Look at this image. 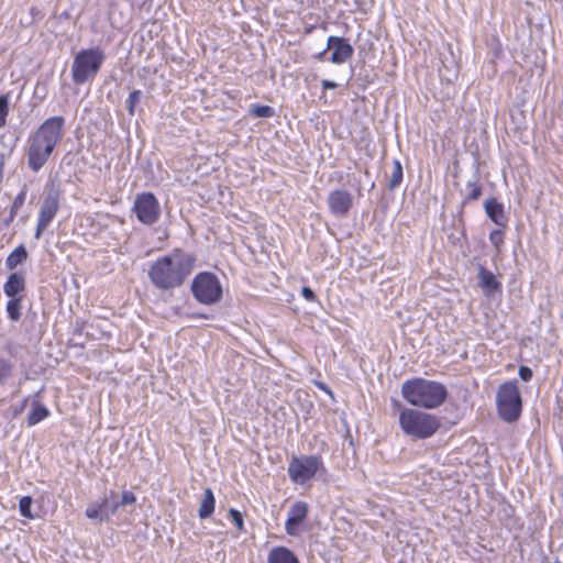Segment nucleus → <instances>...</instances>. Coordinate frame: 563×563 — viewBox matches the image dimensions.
Wrapping results in <instances>:
<instances>
[{"instance_id":"19","label":"nucleus","mask_w":563,"mask_h":563,"mask_svg":"<svg viewBox=\"0 0 563 563\" xmlns=\"http://www.w3.org/2000/svg\"><path fill=\"white\" fill-rule=\"evenodd\" d=\"M102 519L108 520L120 508L119 498L115 492L111 490L109 496L101 501Z\"/></svg>"},{"instance_id":"11","label":"nucleus","mask_w":563,"mask_h":563,"mask_svg":"<svg viewBox=\"0 0 563 563\" xmlns=\"http://www.w3.org/2000/svg\"><path fill=\"white\" fill-rule=\"evenodd\" d=\"M328 49L332 51L329 60L333 64H343L347 62L354 53V48L347 42V40L338 36H329L327 49L319 53L318 57L321 58L324 56Z\"/></svg>"},{"instance_id":"10","label":"nucleus","mask_w":563,"mask_h":563,"mask_svg":"<svg viewBox=\"0 0 563 563\" xmlns=\"http://www.w3.org/2000/svg\"><path fill=\"white\" fill-rule=\"evenodd\" d=\"M322 465L321 459L316 455L294 457L288 466L290 478L296 483L311 479Z\"/></svg>"},{"instance_id":"18","label":"nucleus","mask_w":563,"mask_h":563,"mask_svg":"<svg viewBox=\"0 0 563 563\" xmlns=\"http://www.w3.org/2000/svg\"><path fill=\"white\" fill-rule=\"evenodd\" d=\"M214 505H216V499H214L212 490L210 488H206L203 492V498L200 503V507H199V511H198L199 518L200 519L209 518L214 511Z\"/></svg>"},{"instance_id":"21","label":"nucleus","mask_w":563,"mask_h":563,"mask_svg":"<svg viewBox=\"0 0 563 563\" xmlns=\"http://www.w3.org/2000/svg\"><path fill=\"white\" fill-rule=\"evenodd\" d=\"M48 415L49 411L45 406L38 402H34V407L27 417V426L32 427L37 424L38 422L47 418Z\"/></svg>"},{"instance_id":"31","label":"nucleus","mask_w":563,"mask_h":563,"mask_svg":"<svg viewBox=\"0 0 563 563\" xmlns=\"http://www.w3.org/2000/svg\"><path fill=\"white\" fill-rule=\"evenodd\" d=\"M8 111V96H0V128L5 124Z\"/></svg>"},{"instance_id":"15","label":"nucleus","mask_w":563,"mask_h":563,"mask_svg":"<svg viewBox=\"0 0 563 563\" xmlns=\"http://www.w3.org/2000/svg\"><path fill=\"white\" fill-rule=\"evenodd\" d=\"M25 288V279L20 273H12L3 285L4 294L10 298H18L16 295Z\"/></svg>"},{"instance_id":"13","label":"nucleus","mask_w":563,"mask_h":563,"mask_svg":"<svg viewBox=\"0 0 563 563\" xmlns=\"http://www.w3.org/2000/svg\"><path fill=\"white\" fill-rule=\"evenodd\" d=\"M308 506L303 501H297L288 510V518L285 523V530L289 536L299 534V526L307 518Z\"/></svg>"},{"instance_id":"35","label":"nucleus","mask_w":563,"mask_h":563,"mask_svg":"<svg viewBox=\"0 0 563 563\" xmlns=\"http://www.w3.org/2000/svg\"><path fill=\"white\" fill-rule=\"evenodd\" d=\"M301 295L308 301H314L317 298L313 290L310 287H303L301 289Z\"/></svg>"},{"instance_id":"28","label":"nucleus","mask_w":563,"mask_h":563,"mask_svg":"<svg viewBox=\"0 0 563 563\" xmlns=\"http://www.w3.org/2000/svg\"><path fill=\"white\" fill-rule=\"evenodd\" d=\"M32 498L29 496H24L20 499L19 508L20 512L25 518H33V515L31 512V506H32Z\"/></svg>"},{"instance_id":"39","label":"nucleus","mask_w":563,"mask_h":563,"mask_svg":"<svg viewBox=\"0 0 563 563\" xmlns=\"http://www.w3.org/2000/svg\"><path fill=\"white\" fill-rule=\"evenodd\" d=\"M3 172H4V158L3 156L0 157V183L3 178Z\"/></svg>"},{"instance_id":"1","label":"nucleus","mask_w":563,"mask_h":563,"mask_svg":"<svg viewBox=\"0 0 563 563\" xmlns=\"http://www.w3.org/2000/svg\"><path fill=\"white\" fill-rule=\"evenodd\" d=\"M196 257L179 249L157 258L148 269L151 283L159 290L180 287L195 266Z\"/></svg>"},{"instance_id":"26","label":"nucleus","mask_w":563,"mask_h":563,"mask_svg":"<svg viewBox=\"0 0 563 563\" xmlns=\"http://www.w3.org/2000/svg\"><path fill=\"white\" fill-rule=\"evenodd\" d=\"M402 180V166L399 161L393 162V173L389 178V188L398 186Z\"/></svg>"},{"instance_id":"20","label":"nucleus","mask_w":563,"mask_h":563,"mask_svg":"<svg viewBox=\"0 0 563 563\" xmlns=\"http://www.w3.org/2000/svg\"><path fill=\"white\" fill-rule=\"evenodd\" d=\"M27 258V252L23 244L19 245L13 252L9 254L5 260V266L8 269H14L21 265Z\"/></svg>"},{"instance_id":"9","label":"nucleus","mask_w":563,"mask_h":563,"mask_svg":"<svg viewBox=\"0 0 563 563\" xmlns=\"http://www.w3.org/2000/svg\"><path fill=\"white\" fill-rule=\"evenodd\" d=\"M59 188L55 187L54 185L51 186L46 191V195L44 197V200L38 212L37 225L35 231L36 240H38L42 236L44 230L49 225V223L55 218L59 209Z\"/></svg>"},{"instance_id":"2","label":"nucleus","mask_w":563,"mask_h":563,"mask_svg":"<svg viewBox=\"0 0 563 563\" xmlns=\"http://www.w3.org/2000/svg\"><path fill=\"white\" fill-rule=\"evenodd\" d=\"M65 119L55 115L46 119L27 141V164L38 172L48 161L56 145L64 136Z\"/></svg>"},{"instance_id":"36","label":"nucleus","mask_w":563,"mask_h":563,"mask_svg":"<svg viewBox=\"0 0 563 563\" xmlns=\"http://www.w3.org/2000/svg\"><path fill=\"white\" fill-rule=\"evenodd\" d=\"M313 384L314 386H317L320 390H323L324 393H327L330 397L333 398V393L332 390L322 382H319V380H313Z\"/></svg>"},{"instance_id":"17","label":"nucleus","mask_w":563,"mask_h":563,"mask_svg":"<svg viewBox=\"0 0 563 563\" xmlns=\"http://www.w3.org/2000/svg\"><path fill=\"white\" fill-rule=\"evenodd\" d=\"M268 563H299V560L289 549L276 547L268 553Z\"/></svg>"},{"instance_id":"3","label":"nucleus","mask_w":563,"mask_h":563,"mask_svg":"<svg viewBox=\"0 0 563 563\" xmlns=\"http://www.w3.org/2000/svg\"><path fill=\"white\" fill-rule=\"evenodd\" d=\"M401 394L412 406L426 409L438 408L448 397L443 384L424 378L406 380L401 386Z\"/></svg>"},{"instance_id":"32","label":"nucleus","mask_w":563,"mask_h":563,"mask_svg":"<svg viewBox=\"0 0 563 563\" xmlns=\"http://www.w3.org/2000/svg\"><path fill=\"white\" fill-rule=\"evenodd\" d=\"M135 501H136V496L131 490H124L122 493L121 498L119 499L120 507L121 506L133 505V504H135Z\"/></svg>"},{"instance_id":"33","label":"nucleus","mask_w":563,"mask_h":563,"mask_svg":"<svg viewBox=\"0 0 563 563\" xmlns=\"http://www.w3.org/2000/svg\"><path fill=\"white\" fill-rule=\"evenodd\" d=\"M467 186L470 191L466 195V200H477L482 195V188L478 185L472 183H468Z\"/></svg>"},{"instance_id":"23","label":"nucleus","mask_w":563,"mask_h":563,"mask_svg":"<svg viewBox=\"0 0 563 563\" xmlns=\"http://www.w3.org/2000/svg\"><path fill=\"white\" fill-rule=\"evenodd\" d=\"M7 312L11 320L18 321L21 318V298H10L7 302Z\"/></svg>"},{"instance_id":"30","label":"nucleus","mask_w":563,"mask_h":563,"mask_svg":"<svg viewBox=\"0 0 563 563\" xmlns=\"http://www.w3.org/2000/svg\"><path fill=\"white\" fill-rule=\"evenodd\" d=\"M229 514H230V517H231L232 521L234 522L235 527L238 528V530L243 531L244 530V521H243L242 514L239 510L233 509V508H231L229 510Z\"/></svg>"},{"instance_id":"25","label":"nucleus","mask_w":563,"mask_h":563,"mask_svg":"<svg viewBox=\"0 0 563 563\" xmlns=\"http://www.w3.org/2000/svg\"><path fill=\"white\" fill-rule=\"evenodd\" d=\"M250 113L255 118H272L275 115V111L272 107L258 104L252 106Z\"/></svg>"},{"instance_id":"29","label":"nucleus","mask_w":563,"mask_h":563,"mask_svg":"<svg viewBox=\"0 0 563 563\" xmlns=\"http://www.w3.org/2000/svg\"><path fill=\"white\" fill-rule=\"evenodd\" d=\"M86 516L90 519H99L100 521H103L101 503L89 505L86 509Z\"/></svg>"},{"instance_id":"41","label":"nucleus","mask_w":563,"mask_h":563,"mask_svg":"<svg viewBox=\"0 0 563 563\" xmlns=\"http://www.w3.org/2000/svg\"><path fill=\"white\" fill-rule=\"evenodd\" d=\"M13 220H10V216L4 220V224L9 225Z\"/></svg>"},{"instance_id":"16","label":"nucleus","mask_w":563,"mask_h":563,"mask_svg":"<svg viewBox=\"0 0 563 563\" xmlns=\"http://www.w3.org/2000/svg\"><path fill=\"white\" fill-rule=\"evenodd\" d=\"M478 277H479V286L484 289L485 292H493L500 289L501 285L496 279V276L484 266L478 267Z\"/></svg>"},{"instance_id":"12","label":"nucleus","mask_w":563,"mask_h":563,"mask_svg":"<svg viewBox=\"0 0 563 563\" xmlns=\"http://www.w3.org/2000/svg\"><path fill=\"white\" fill-rule=\"evenodd\" d=\"M353 203L352 194L345 189H335L329 194L328 207L330 212L336 218L346 217Z\"/></svg>"},{"instance_id":"43","label":"nucleus","mask_w":563,"mask_h":563,"mask_svg":"<svg viewBox=\"0 0 563 563\" xmlns=\"http://www.w3.org/2000/svg\"><path fill=\"white\" fill-rule=\"evenodd\" d=\"M25 402H26V400L21 405V407H18L16 412H19V411L23 410V408H24V406H25Z\"/></svg>"},{"instance_id":"42","label":"nucleus","mask_w":563,"mask_h":563,"mask_svg":"<svg viewBox=\"0 0 563 563\" xmlns=\"http://www.w3.org/2000/svg\"><path fill=\"white\" fill-rule=\"evenodd\" d=\"M25 402H26V400L21 405V407H18L16 412H19V411L23 410V408H24V406H25Z\"/></svg>"},{"instance_id":"27","label":"nucleus","mask_w":563,"mask_h":563,"mask_svg":"<svg viewBox=\"0 0 563 563\" xmlns=\"http://www.w3.org/2000/svg\"><path fill=\"white\" fill-rule=\"evenodd\" d=\"M142 91L141 90H133L126 100V108L131 115H134L136 107L140 104L142 99Z\"/></svg>"},{"instance_id":"7","label":"nucleus","mask_w":563,"mask_h":563,"mask_svg":"<svg viewBox=\"0 0 563 563\" xmlns=\"http://www.w3.org/2000/svg\"><path fill=\"white\" fill-rule=\"evenodd\" d=\"M194 297L202 305H213L222 298V286L219 278L209 272L196 275L191 284Z\"/></svg>"},{"instance_id":"40","label":"nucleus","mask_w":563,"mask_h":563,"mask_svg":"<svg viewBox=\"0 0 563 563\" xmlns=\"http://www.w3.org/2000/svg\"><path fill=\"white\" fill-rule=\"evenodd\" d=\"M190 317H191V318H203V319H208V316H206V314H196V313H192Z\"/></svg>"},{"instance_id":"6","label":"nucleus","mask_w":563,"mask_h":563,"mask_svg":"<svg viewBox=\"0 0 563 563\" xmlns=\"http://www.w3.org/2000/svg\"><path fill=\"white\" fill-rule=\"evenodd\" d=\"M496 401L498 413L503 420L514 422L519 419L522 402L516 382L504 383L497 391Z\"/></svg>"},{"instance_id":"14","label":"nucleus","mask_w":563,"mask_h":563,"mask_svg":"<svg viewBox=\"0 0 563 563\" xmlns=\"http://www.w3.org/2000/svg\"><path fill=\"white\" fill-rule=\"evenodd\" d=\"M484 208L488 218L497 225L505 227L507 219L504 212V207L495 198H489L485 201Z\"/></svg>"},{"instance_id":"4","label":"nucleus","mask_w":563,"mask_h":563,"mask_svg":"<svg viewBox=\"0 0 563 563\" xmlns=\"http://www.w3.org/2000/svg\"><path fill=\"white\" fill-rule=\"evenodd\" d=\"M104 59L106 55L100 47L78 52L71 64L73 81L77 85H82L93 79L99 73Z\"/></svg>"},{"instance_id":"8","label":"nucleus","mask_w":563,"mask_h":563,"mask_svg":"<svg viewBox=\"0 0 563 563\" xmlns=\"http://www.w3.org/2000/svg\"><path fill=\"white\" fill-rule=\"evenodd\" d=\"M132 212L144 225H153L161 218V205L152 192H141L135 196Z\"/></svg>"},{"instance_id":"22","label":"nucleus","mask_w":563,"mask_h":563,"mask_svg":"<svg viewBox=\"0 0 563 563\" xmlns=\"http://www.w3.org/2000/svg\"><path fill=\"white\" fill-rule=\"evenodd\" d=\"M14 369L12 362L0 357V386L4 385L11 377Z\"/></svg>"},{"instance_id":"38","label":"nucleus","mask_w":563,"mask_h":563,"mask_svg":"<svg viewBox=\"0 0 563 563\" xmlns=\"http://www.w3.org/2000/svg\"><path fill=\"white\" fill-rule=\"evenodd\" d=\"M321 85L323 89H335L338 87L336 82L328 79L322 80Z\"/></svg>"},{"instance_id":"37","label":"nucleus","mask_w":563,"mask_h":563,"mask_svg":"<svg viewBox=\"0 0 563 563\" xmlns=\"http://www.w3.org/2000/svg\"><path fill=\"white\" fill-rule=\"evenodd\" d=\"M490 241L497 246L501 242V233L499 231H494L490 234Z\"/></svg>"},{"instance_id":"5","label":"nucleus","mask_w":563,"mask_h":563,"mask_svg":"<svg viewBox=\"0 0 563 563\" xmlns=\"http://www.w3.org/2000/svg\"><path fill=\"white\" fill-rule=\"evenodd\" d=\"M402 431L417 439H427L433 435L440 427L435 416L415 409H405L399 415Z\"/></svg>"},{"instance_id":"34","label":"nucleus","mask_w":563,"mask_h":563,"mask_svg":"<svg viewBox=\"0 0 563 563\" xmlns=\"http://www.w3.org/2000/svg\"><path fill=\"white\" fill-rule=\"evenodd\" d=\"M518 375L523 382H529L532 378L533 373L531 368L527 366H520Z\"/></svg>"},{"instance_id":"24","label":"nucleus","mask_w":563,"mask_h":563,"mask_svg":"<svg viewBox=\"0 0 563 563\" xmlns=\"http://www.w3.org/2000/svg\"><path fill=\"white\" fill-rule=\"evenodd\" d=\"M27 188L26 185H23L21 191L14 198L13 203L10 209V220H14L18 214L19 209L24 205L26 199Z\"/></svg>"}]
</instances>
